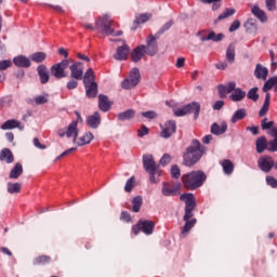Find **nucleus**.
<instances>
[{"label": "nucleus", "instance_id": "52", "mask_svg": "<svg viewBox=\"0 0 277 277\" xmlns=\"http://www.w3.org/2000/svg\"><path fill=\"white\" fill-rule=\"evenodd\" d=\"M35 103L36 105H44L49 103V94L38 95L37 97H35Z\"/></svg>", "mask_w": 277, "mask_h": 277}, {"label": "nucleus", "instance_id": "64", "mask_svg": "<svg viewBox=\"0 0 277 277\" xmlns=\"http://www.w3.org/2000/svg\"><path fill=\"white\" fill-rule=\"evenodd\" d=\"M222 107H224V101H222V100L216 101L213 105V109L216 111H220V109H222Z\"/></svg>", "mask_w": 277, "mask_h": 277}, {"label": "nucleus", "instance_id": "47", "mask_svg": "<svg viewBox=\"0 0 277 277\" xmlns=\"http://www.w3.org/2000/svg\"><path fill=\"white\" fill-rule=\"evenodd\" d=\"M247 97L250 101H253V103H256V101H259V88L254 87V88L250 89L247 93Z\"/></svg>", "mask_w": 277, "mask_h": 277}, {"label": "nucleus", "instance_id": "38", "mask_svg": "<svg viewBox=\"0 0 277 277\" xmlns=\"http://www.w3.org/2000/svg\"><path fill=\"white\" fill-rule=\"evenodd\" d=\"M221 166L223 168L224 174H230L232 172H235V164L228 159L223 160Z\"/></svg>", "mask_w": 277, "mask_h": 277}, {"label": "nucleus", "instance_id": "46", "mask_svg": "<svg viewBox=\"0 0 277 277\" xmlns=\"http://www.w3.org/2000/svg\"><path fill=\"white\" fill-rule=\"evenodd\" d=\"M21 183H8V192L9 194H21V188H22Z\"/></svg>", "mask_w": 277, "mask_h": 277}, {"label": "nucleus", "instance_id": "19", "mask_svg": "<svg viewBox=\"0 0 277 277\" xmlns=\"http://www.w3.org/2000/svg\"><path fill=\"white\" fill-rule=\"evenodd\" d=\"M78 124V121H72L66 130V137H74V144L77 143V137H79V129H77Z\"/></svg>", "mask_w": 277, "mask_h": 277}, {"label": "nucleus", "instance_id": "60", "mask_svg": "<svg viewBox=\"0 0 277 277\" xmlns=\"http://www.w3.org/2000/svg\"><path fill=\"white\" fill-rule=\"evenodd\" d=\"M150 130H148V127L142 126L141 129L137 130L138 137H144V135H148Z\"/></svg>", "mask_w": 277, "mask_h": 277}, {"label": "nucleus", "instance_id": "20", "mask_svg": "<svg viewBox=\"0 0 277 277\" xmlns=\"http://www.w3.org/2000/svg\"><path fill=\"white\" fill-rule=\"evenodd\" d=\"M150 18H153V14L150 13H142L136 15L133 25L134 27L132 28L133 31H135V29H137V27H140V25H144V23H148V21H150Z\"/></svg>", "mask_w": 277, "mask_h": 277}, {"label": "nucleus", "instance_id": "32", "mask_svg": "<svg viewBox=\"0 0 277 277\" xmlns=\"http://www.w3.org/2000/svg\"><path fill=\"white\" fill-rule=\"evenodd\" d=\"M271 101H272V95L269 93H266L263 106H262V108L259 111V117L260 118H263V116H266L267 113L269 111V103H271Z\"/></svg>", "mask_w": 277, "mask_h": 277}, {"label": "nucleus", "instance_id": "29", "mask_svg": "<svg viewBox=\"0 0 277 277\" xmlns=\"http://www.w3.org/2000/svg\"><path fill=\"white\" fill-rule=\"evenodd\" d=\"M230 101L234 103H239L246 98V91L241 88H237L230 95H229Z\"/></svg>", "mask_w": 277, "mask_h": 277}, {"label": "nucleus", "instance_id": "39", "mask_svg": "<svg viewBox=\"0 0 277 277\" xmlns=\"http://www.w3.org/2000/svg\"><path fill=\"white\" fill-rule=\"evenodd\" d=\"M23 174V164L16 162L14 168L11 170L9 174V179H18Z\"/></svg>", "mask_w": 277, "mask_h": 277}, {"label": "nucleus", "instance_id": "35", "mask_svg": "<svg viewBox=\"0 0 277 277\" xmlns=\"http://www.w3.org/2000/svg\"><path fill=\"white\" fill-rule=\"evenodd\" d=\"M271 135H272V137H275V138L268 142V150H269V153H276V150H277V128H272Z\"/></svg>", "mask_w": 277, "mask_h": 277}, {"label": "nucleus", "instance_id": "56", "mask_svg": "<svg viewBox=\"0 0 277 277\" xmlns=\"http://www.w3.org/2000/svg\"><path fill=\"white\" fill-rule=\"evenodd\" d=\"M217 91H219V94H220L221 98H225L226 94H228V89L224 84H219L217 85Z\"/></svg>", "mask_w": 277, "mask_h": 277}, {"label": "nucleus", "instance_id": "6", "mask_svg": "<svg viewBox=\"0 0 277 277\" xmlns=\"http://www.w3.org/2000/svg\"><path fill=\"white\" fill-rule=\"evenodd\" d=\"M70 64V60H63L60 63H55L50 68V75L54 77V79H66L68 77V66Z\"/></svg>", "mask_w": 277, "mask_h": 277}, {"label": "nucleus", "instance_id": "14", "mask_svg": "<svg viewBox=\"0 0 277 277\" xmlns=\"http://www.w3.org/2000/svg\"><path fill=\"white\" fill-rule=\"evenodd\" d=\"M0 129H2V131H12V129L25 131V126L21 124V121L16 119H9L0 127Z\"/></svg>", "mask_w": 277, "mask_h": 277}, {"label": "nucleus", "instance_id": "43", "mask_svg": "<svg viewBox=\"0 0 277 277\" xmlns=\"http://www.w3.org/2000/svg\"><path fill=\"white\" fill-rule=\"evenodd\" d=\"M226 60H227L228 64H234V62H235V44H233V43H230L227 47Z\"/></svg>", "mask_w": 277, "mask_h": 277}, {"label": "nucleus", "instance_id": "25", "mask_svg": "<svg viewBox=\"0 0 277 277\" xmlns=\"http://www.w3.org/2000/svg\"><path fill=\"white\" fill-rule=\"evenodd\" d=\"M13 63L15 66H17V68H29V66H31V61H29L27 56L23 55L14 57Z\"/></svg>", "mask_w": 277, "mask_h": 277}, {"label": "nucleus", "instance_id": "48", "mask_svg": "<svg viewBox=\"0 0 277 277\" xmlns=\"http://www.w3.org/2000/svg\"><path fill=\"white\" fill-rule=\"evenodd\" d=\"M235 14V9H225L215 19V23H220V21H224V18H228V16H233Z\"/></svg>", "mask_w": 277, "mask_h": 277}, {"label": "nucleus", "instance_id": "4", "mask_svg": "<svg viewBox=\"0 0 277 277\" xmlns=\"http://www.w3.org/2000/svg\"><path fill=\"white\" fill-rule=\"evenodd\" d=\"M143 168L149 174L150 183H157L155 176H161V172L157 169V163L155 162L153 155L143 156Z\"/></svg>", "mask_w": 277, "mask_h": 277}, {"label": "nucleus", "instance_id": "23", "mask_svg": "<svg viewBox=\"0 0 277 277\" xmlns=\"http://www.w3.org/2000/svg\"><path fill=\"white\" fill-rule=\"evenodd\" d=\"M225 36L224 34H215V31L210 30L207 35V37H201V42H207L211 40L212 42H222L224 40Z\"/></svg>", "mask_w": 277, "mask_h": 277}, {"label": "nucleus", "instance_id": "37", "mask_svg": "<svg viewBox=\"0 0 277 277\" xmlns=\"http://www.w3.org/2000/svg\"><path fill=\"white\" fill-rule=\"evenodd\" d=\"M162 194L164 196H179V187H170L167 183H163Z\"/></svg>", "mask_w": 277, "mask_h": 277}, {"label": "nucleus", "instance_id": "7", "mask_svg": "<svg viewBox=\"0 0 277 277\" xmlns=\"http://www.w3.org/2000/svg\"><path fill=\"white\" fill-rule=\"evenodd\" d=\"M140 79H142L140 69L133 68L131 69L129 77L121 82V88L123 90H133V88L140 83Z\"/></svg>", "mask_w": 277, "mask_h": 277}, {"label": "nucleus", "instance_id": "62", "mask_svg": "<svg viewBox=\"0 0 277 277\" xmlns=\"http://www.w3.org/2000/svg\"><path fill=\"white\" fill-rule=\"evenodd\" d=\"M239 27H241V22H239L238 19L234 21L229 26V32L233 34V31H237Z\"/></svg>", "mask_w": 277, "mask_h": 277}, {"label": "nucleus", "instance_id": "3", "mask_svg": "<svg viewBox=\"0 0 277 277\" xmlns=\"http://www.w3.org/2000/svg\"><path fill=\"white\" fill-rule=\"evenodd\" d=\"M181 181L185 189L188 192H196V189H199V187L205 185L207 174L201 170L190 171L183 174Z\"/></svg>", "mask_w": 277, "mask_h": 277}, {"label": "nucleus", "instance_id": "34", "mask_svg": "<svg viewBox=\"0 0 277 277\" xmlns=\"http://www.w3.org/2000/svg\"><path fill=\"white\" fill-rule=\"evenodd\" d=\"M246 116H247L246 108H239L234 113V115L230 118L232 124H237V122H239V120H243Z\"/></svg>", "mask_w": 277, "mask_h": 277}, {"label": "nucleus", "instance_id": "40", "mask_svg": "<svg viewBox=\"0 0 277 277\" xmlns=\"http://www.w3.org/2000/svg\"><path fill=\"white\" fill-rule=\"evenodd\" d=\"M51 263V256L39 255L32 260V265H49Z\"/></svg>", "mask_w": 277, "mask_h": 277}, {"label": "nucleus", "instance_id": "54", "mask_svg": "<svg viewBox=\"0 0 277 277\" xmlns=\"http://www.w3.org/2000/svg\"><path fill=\"white\" fill-rule=\"evenodd\" d=\"M83 83H85V81H94V70L92 68H89L84 75H83Z\"/></svg>", "mask_w": 277, "mask_h": 277}, {"label": "nucleus", "instance_id": "8", "mask_svg": "<svg viewBox=\"0 0 277 277\" xmlns=\"http://www.w3.org/2000/svg\"><path fill=\"white\" fill-rule=\"evenodd\" d=\"M116 23L109 18V16H104L96 23V29H101L102 34L105 36H114V26Z\"/></svg>", "mask_w": 277, "mask_h": 277}, {"label": "nucleus", "instance_id": "63", "mask_svg": "<svg viewBox=\"0 0 277 277\" xmlns=\"http://www.w3.org/2000/svg\"><path fill=\"white\" fill-rule=\"evenodd\" d=\"M266 8L269 12H274L276 10V0H266Z\"/></svg>", "mask_w": 277, "mask_h": 277}, {"label": "nucleus", "instance_id": "45", "mask_svg": "<svg viewBox=\"0 0 277 277\" xmlns=\"http://www.w3.org/2000/svg\"><path fill=\"white\" fill-rule=\"evenodd\" d=\"M142 196H136L133 200H132V211L134 213H140V210L142 209Z\"/></svg>", "mask_w": 277, "mask_h": 277}, {"label": "nucleus", "instance_id": "10", "mask_svg": "<svg viewBox=\"0 0 277 277\" xmlns=\"http://www.w3.org/2000/svg\"><path fill=\"white\" fill-rule=\"evenodd\" d=\"M68 68L70 70V79L83 80V63L70 60V65H68Z\"/></svg>", "mask_w": 277, "mask_h": 277}, {"label": "nucleus", "instance_id": "17", "mask_svg": "<svg viewBox=\"0 0 277 277\" xmlns=\"http://www.w3.org/2000/svg\"><path fill=\"white\" fill-rule=\"evenodd\" d=\"M129 45L124 44L117 48L116 53L114 54V60H117L118 62H123L129 57Z\"/></svg>", "mask_w": 277, "mask_h": 277}, {"label": "nucleus", "instance_id": "16", "mask_svg": "<svg viewBox=\"0 0 277 277\" xmlns=\"http://www.w3.org/2000/svg\"><path fill=\"white\" fill-rule=\"evenodd\" d=\"M146 54V45H138L136 47L131 53V60L134 64H137Z\"/></svg>", "mask_w": 277, "mask_h": 277}, {"label": "nucleus", "instance_id": "53", "mask_svg": "<svg viewBox=\"0 0 277 277\" xmlns=\"http://www.w3.org/2000/svg\"><path fill=\"white\" fill-rule=\"evenodd\" d=\"M171 177L181 179V168H179L176 164L171 166Z\"/></svg>", "mask_w": 277, "mask_h": 277}, {"label": "nucleus", "instance_id": "22", "mask_svg": "<svg viewBox=\"0 0 277 277\" xmlns=\"http://www.w3.org/2000/svg\"><path fill=\"white\" fill-rule=\"evenodd\" d=\"M87 124L91 129H98L101 126V114L95 111L93 115L89 116L87 119Z\"/></svg>", "mask_w": 277, "mask_h": 277}, {"label": "nucleus", "instance_id": "59", "mask_svg": "<svg viewBox=\"0 0 277 277\" xmlns=\"http://www.w3.org/2000/svg\"><path fill=\"white\" fill-rule=\"evenodd\" d=\"M12 66V61L10 60H4L0 62V72L3 70H8Z\"/></svg>", "mask_w": 277, "mask_h": 277}, {"label": "nucleus", "instance_id": "28", "mask_svg": "<svg viewBox=\"0 0 277 277\" xmlns=\"http://www.w3.org/2000/svg\"><path fill=\"white\" fill-rule=\"evenodd\" d=\"M0 161H5V163H14V154L10 148H3L0 150Z\"/></svg>", "mask_w": 277, "mask_h": 277}, {"label": "nucleus", "instance_id": "27", "mask_svg": "<svg viewBox=\"0 0 277 277\" xmlns=\"http://www.w3.org/2000/svg\"><path fill=\"white\" fill-rule=\"evenodd\" d=\"M141 230L145 235H153L155 233V222L153 221H140Z\"/></svg>", "mask_w": 277, "mask_h": 277}, {"label": "nucleus", "instance_id": "2", "mask_svg": "<svg viewBox=\"0 0 277 277\" xmlns=\"http://www.w3.org/2000/svg\"><path fill=\"white\" fill-rule=\"evenodd\" d=\"M207 153V147L201 145L200 141L193 140L190 145L186 148V151L183 154V166L187 168H192V166H196L202 156Z\"/></svg>", "mask_w": 277, "mask_h": 277}, {"label": "nucleus", "instance_id": "31", "mask_svg": "<svg viewBox=\"0 0 277 277\" xmlns=\"http://www.w3.org/2000/svg\"><path fill=\"white\" fill-rule=\"evenodd\" d=\"M243 27L247 34H256L259 26L256 25V19L249 18Z\"/></svg>", "mask_w": 277, "mask_h": 277}, {"label": "nucleus", "instance_id": "33", "mask_svg": "<svg viewBox=\"0 0 277 277\" xmlns=\"http://www.w3.org/2000/svg\"><path fill=\"white\" fill-rule=\"evenodd\" d=\"M255 146H256V153H265L269 147H267V138L265 136H260L255 141Z\"/></svg>", "mask_w": 277, "mask_h": 277}, {"label": "nucleus", "instance_id": "36", "mask_svg": "<svg viewBox=\"0 0 277 277\" xmlns=\"http://www.w3.org/2000/svg\"><path fill=\"white\" fill-rule=\"evenodd\" d=\"M132 118H135V110L133 109H128L117 115V119L120 122H124V120H131Z\"/></svg>", "mask_w": 277, "mask_h": 277}, {"label": "nucleus", "instance_id": "55", "mask_svg": "<svg viewBox=\"0 0 277 277\" xmlns=\"http://www.w3.org/2000/svg\"><path fill=\"white\" fill-rule=\"evenodd\" d=\"M141 116H143V118H146L147 120H155V118H157V114L155 113V110L141 113Z\"/></svg>", "mask_w": 277, "mask_h": 277}, {"label": "nucleus", "instance_id": "57", "mask_svg": "<svg viewBox=\"0 0 277 277\" xmlns=\"http://www.w3.org/2000/svg\"><path fill=\"white\" fill-rule=\"evenodd\" d=\"M266 184L269 185V187H273V189H277V180L274 176H266Z\"/></svg>", "mask_w": 277, "mask_h": 277}, {"label": "nucleus", "instance_id": "12", "mask_svg": "<svg viewBox=\"0 0 277 277\" xmlns=\"http://www.w3.org/2000/svg\"><path fill=\"white\" fill-rule=\"evenodd\" d=\"M174 133H176V121L174 120H169L164 123V128L161 132V137H163L164 140H168L170 137H172V135H174Z\"/></svg>", "mask_w": 277, "mask_h": 277}, {"label": "nucleus", "instance_id": "9", "mask_svg": "<svg viewBox=\"0 0 277 277\" xmlns=\"http://www.w3.org/2000/svg\"><path fill=\"white\" fill-rule=\"evenodd\" d=\"M157 35L150 34L146 38V45H145V53L149 55L150 57H155L156 53H159V45L157 44Z\"/></svg>", "mask_w": 277, "mask_h": 277}, {"label": "nucleus", "instance_id": "1", "mask_svg": "<svg viewBox=\"0 0 277 277\" xmlns=\"http://www.w3.org/2000/svg\"><path fill=\"white\" fill-rule=\"evenodd\" d=\"M180 200L185 201V214H184V222L185 225L182 229V235L189 233L194 226H196V219L194 217V210L196 209V197L192 193H184L180 196Z\"/></svg>", "mask_w": 277, "mask_h": 277}, {"label": "nucleus", "instance_id": "21", "mask_svg": "<svg viewBox=\"0 0 277 277\" xmlns=\"http://www.w3.org/2000/svg\"><path fill=\"white\" fill-rule=\"evenodd\" d=\"M226 131H228V123L226 121H222L221 124L213 123L211 126V133L213 135H224Z\"/></svg>", "mask_w": 277, "mask_h": 277}, {"label": "nucleus", "instance_id": "11", "mask_svg": "<svg viewBox=\"0 0 277 277\" xmlns=\"http://www.w3.org/2000/svg\"><path fill=\"white\" fill-rule=\"evenodd\" d=\"M258 166L262 172L267 174L272 172V168H274V159L269 156H262L258 160Z\"/></svg>", "mask_w": 277, "mask_h": 277}, {"label": "nucleus", "instance_id": "5", "mask_svg": "<svg viewBox=\"0 0 277 277\" xmlns=\"http://www.w3.org/2000/svg\"><path fill=\"white\" fill-rule=\"evenodd\" d=\"M173 114L176 116V118L194 114L195 120H198V116H200V103L192 102L182 108L173 109Z\"/></svg>", "mask_w": 277, "mask_h": 277}, {"label": "nucleus", "instance_id": "41", "mask_svg": "<svg viewBox=\"0 0 277 277\" xmlns=\"http://www.w3.org/2000/svg\"><path fill=\"white\" fill-rule=\"evenodd\" d=\"M93 140H94V135L92 134V132H87L83 134V136L80 137L78 142V146H85L90 144V142H92Z\"/></svg>", "mask_w": 277, "mask_h": 277}, {"label": "nucleus", "instance_id": "49", "mask_svg": "<svg viewBox=\"0 0 277 277\" xmlns=\"http://www.w3.org/2000/svg\"><path fill=\"white\" fill-rule=\"evenodd\" d=\"M135 187V176H131L127 182H126V186H124V192H127L128 194L130 192H133V188Z\"/></svg>", "mask_w": 277, "mask_h": 277}, {"label": "nucleus", "instance_id": "44", "mask_svg": "<svg viewBox=\"0 0 277 277\" xmlns=\"http://www.w3.org/2000/svg\"><path fill=\"white\" fill-rule=\"evenodd\" d=\"M174 25V21L171 19L167 22L157 32H156V38H161L166 31H169V29Z\"/></svg>", "mask_w": 277, "mask_h": 277}, {"label": "nucleus", "instance_id": "61", "mask_svg": "<svg viewBox=\"0 0 277 277\" xmlns=\"http://www.w3.org/2000/svg\"><path fill=\"white\" fill-rule=\"evenodd\" d=\"M172 161V157L169 154H164L160 159V166H168Z\"/></svg>", "mask_w": 277, "mask_h": 277}, {"label": "nucleus", "instance_id": "30", "mask_svg": "<svg viewBox=\"0 0 277 277\" xmlns=\"http://www.w3.org/2000/svg\"><path fill=\"white\" fill-rule=\"evenodd\" d=\"M251 13L253 14V16H255V18H259L261 23H267V14H265V11L261 10L259 5H254L251 9Z\"/></svg>", "mask_w": 277, "mask_h": 277}, {"label": "nucleus", "instance_id": "50", "mask_svg": "<svg viewBox=\"0 0 277 277\" xmlns=\"http://www.w3.org/2000/svg\"><path fill=\"white\" fill-rule=\"evenodd\" d=\"M79 81H81V79L70 78L66 84L67 90H77V88H79Z\"/></svg>", "mask_w": 277, "mask_h": 277}, {"label": "nucleus", "instance_id": "15", "mask_svg": "<svg viewBox=\"0 0 277 277\" xmlns=\"http://www.w3.org/2000/svg\"><path fill=\"white\" fill-rule=\"evenodd\" d=\"M37 72L39 76V81L43 85L49 83V80L51 79V75L49 74V68L45 67V65H39L37 67Z\"/></svg>", "mask_w": 277, "mask_h": 277}, {"label": "nucleus", "instance_id": "42", "mask_svg": "<svg viewBox=\"0 0 277 277\" xmlns=\"http://www.w3.org/2000/svg\"><path fill=\"white\" fill-rule=\"evenodd\" d=\"M31 62H35V64H42L44 60H47V53L44 52H36L30 55Z\"/></svg>", "mask_w": 277, "mask_h": 277}, {"label": "nucleus", "instance_id": "58", "mask_svg": "<svg viewBox=\"0 0 277 277\" xmlns=\"http://www.w3.org/2000/svg\"><path fill=\"white\" fill-rule=\"evenodd\" d=\"M75 150H77V147H71V148L65 150L64 153H62V154L55 159V161H60V159H64V157H68V155H71V153H75Z\"/></svg>", "mask_w": 277, "mask_h": 277}, {"label": "nucleus", "instance_id": "18", "mask_svg": "<svg viewBox=\"0 0 277 277\" xmlns=\"http://www.w3.org/2000/svg\"><path fill=\"white\" fill-rule=\"evenodd\" d=\"M111 105H114V103L109 101V97L104 94L98 95V109H101V111H109L111 109Z\"/></svg>", "mask_w": 277, "mask_h": 277}, {"label": "nucleus", "instance_id": "24", "mask_svg": "<svg viewBox=\"0 0 277 277\" xmlns=\"http://www.w3.org/2000/svg\"><path fill=\"white\" fill-rule=\"evenodd\" d=\"M267 75H269V69L261 64H256L254 77H256V79H263V81H265L267 79Z\"/></svg>", "mask_w": 277, "mask_h": 277}, {"label": "nucleus", "instance_id": "26", "mask_svg": "<svg viewBox=\"0 0 277 277\" xmlns=\"http://www.w3.org/2000/svg\"><path fill=\"white\" fill-rule=\"evenodd\" d=\"M274 89V92H277V76L271 77L263 85L262 92L269 94V90Z\"/></svg>", "mask_w": 277, "mask_h": 277}, {"label": "nucleus", "instance_id": "13", "mask_svg": "<svg viewBox=\"0 0 277 277\" xmlns=\"http://www.w3.org/2000/svg\"><path fill=\"white\" fill-rule=\"evenodd\" d=\"M83 83L88 98H96V94H98V84L95 81H84Z\"/></svg>", "mask_w": 277, "mask_h": 277}, {"label": "nucleus", "instance_id": "51", "mask_svg": "<svg viewBox=\"0 0 277 277\" xmlns=\"http://www.w3.org/2000/svg\"><path fill=\"white\" fill-rule=\"evenodd\" d=\"M261 128H262V131H267V129H277L276 127H274V121H267V118H264L262 121H261Z\"/></svg>", "mask_w": 277, "mask_h": 277}]
</instances>
